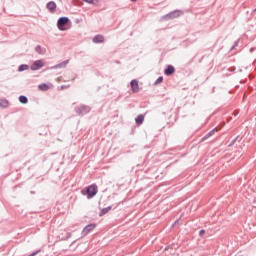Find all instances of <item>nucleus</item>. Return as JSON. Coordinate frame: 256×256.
I'll return each mask as SVG.
<instances>
[{
  "label": "nucleus",
  "mask_w": 256,
  "mask_h": 256,
  "mask_svg": "<svg viewBox=\"0 0 256 256\" xmlns=\"http://www.w3.org/2000/svg\"><path fill=\"white\" fill-rule=\"evenodd\" d=\"M59 31H68L71 28V20L69 17H60L57 21Z\"/></svg>",
  "instance_id": "1"
},
{
  "label": "nucleus",
  "mask_w": 256,
  "mask_h": 256,
  "mask_svg": "<svg viewBox=\"0 0 256 256\" xmlns=\"http://www.w3.org/2000/svg\"><path fill=\"white\" fill-rule=\"evenodd\" d=\"M98 191L97 185L92 184L88 186L87 189L82 190V195H87V199H93V197L97 195Z\"/></svg>",
  "instance_id": "2"
},
{
  "label": "nucleus",
  "mask_w": 256,
  "mask_h": 256,
  "mask_svg": "<svg viewBox=\"0 0 256 256\" xmlns=\"http://www.w3.org/2000/svg\"><path fill=\"white\" fill-rule=\"evenodd\" d=\"M75 111H76L77 115H87V113H89V111H91V108L89 106L80 105L75 108Z\"/></svg>",
  "instance_id": "3"
},
{
  "label": "nucleus",
  "mask_w": 256,
  "mask_h": 256,
  "mask_svg": "<svg viewBox=\"0 0 256 256\" xmlns=\"http://www.w3.org/2000/svg\"><path fill=\"white\" fill-rule=\"evenodd\" d=\"M44 65H45V62H43V60H36L33 62L30 68L32 71H39V69L44 67Z\"/></svg>",
  "instance_id": "4"
},
{
  "label": "nucleus",
  "mask_w": 256,
  "mask_h": 256,
  "mask_svg": "<svg viewBox=\"0 0 256 256\" xmlns=\"http://www.w3.org/2000/svg\"><path fill=\"white\" fill-rule=\"evenodd\" d=\"M183 15V12L180 10H175L170 12L168 15L164 16V19H177V17H181Z\"/></svg>",
  "instance_id": "5"
},
{
  "label": "nucleus",
  "mask_w": 256,
  "mask_h": 256,
  "mask_svg": "<svg viewBox=\"0 0 256 256\" xmlns=\"http://www.w3.org/2000/svg\"><path fill=\"white\" fill-rule=\"evenodd\" d=\"M46 7L50 13H55V11H57V4L53 1L48 2Z\"/></svg>",
  "instance_id": "6"
},
{
  "label": "nucleus",
  "mask_w": 256,
  "mask_h": 256,
  "mask_svg": "<svg viewBox=\"0 0 256 256\" xmlns=\"http://www.w3.org/2000/svg\"><path fill=\"white\" fill-rule=\"evenodd\" d=\"M130 86L133 93H139V82L137 80H132Z\"/></svg>",
  "instance_id": "7"
},
{
  "label": "nucleus",
  "mask_w": 256,
  "mask_h": 256,
  "mask_svg": "<svg viewBox=\"0 0 256 256\" xmlns=\"http://www.w3.org/2000/svg\"><path fill=\"white\" fill-rule=\"evenodd\" d=\"M93 229H95V224H89L86 227H84V229L82 231L83 236L89 235V233H91V231H93Z\"/></svg>",
  "instance_id": "8"
},
{
  "label": "nucleus",
  "mask_w": 256,
  "mask_h": 256,
  "mask_svg": "<svg viewBox=\"0 0 256 256\" xmlns=\"http://www.w3.org/2000/svg\"><path fill=\"white\" fill-rule=\"evenodd\" d=\"M68 64H69V60H65L60 64L50 67V69H63L65 67H67Z\"/></svg>",
  "instance_id": "9"
},
{
  "label": "nucleus",
  "mask_w": 256,
  "mask_h": 256,
  "mask_svg": "<svg viewBox=\"0 0 256 256\" xmlns=\"http://www.w3.org/2000/svg\"><path fill=\"white\" fill-rule=\"evenodd\" d=\"M103 41H105V37H103V35H96L93 38V43H103Z\"/></svg>",
  "instance_id": "10"
},
{
  "label": "nucleus",
  "mask_w": 256,
  "mask_h": 256,
  "mask_svg": "<svg viewBox=\"0 0 256 256\" xmlns=\"http://www.w3.org/2000/svg\"><path fill=\"white\" fill-rule=\"evenodd\" d=\"M165 75H173V73H175V67L169 65L165 71H164Z\"/></svg>",
  "instance_id": "11"
},
{
  "label": "nucleus",
  "mask_w": 256,
  "mask_h": 256,
  "mask_svg": "<svg viewBox=\"0 0 256 256\" xmlns=\"http://www.w3.org/2000/svg\"><path fill=\"white\" fill-rule=\"evenodd\" d=\"M84 3H88V5H94V7L99 6V0H82Z\"/></svg>",
  "instance_id": "12"
},
{
  "label": "nucleus",
  "mask_w": 256,
  "mask_h": 256,
  "mask_svg": "<svg viewBox=\"0 0 256 256\" xmlns=\"http://www.w3.org/2000/svg\"><path fill=\"white\" fill-rule=\"evenodd\" d=\"M135 121H136V125H143V121H145V116L138 115Z\"/></svg>",
  "instance_id": "13"
},
{
  "label": "nucleus",
  "mask_w": 256,
  "mask_h": 256,
  "mask_svg": "<svg viewBox=\"0 0 256 256\" xmlns=\"http://www.w3.org/2000/svg\"><path fill=\"white\" fill-rule=\"evenodd\" d=\"M0 107L7 109V107H9V101L7 99H0Z\"/></svg>",
  "instance_id": "14"
},
{
  "label": "nucleus",
  "mask_w": 256,
  "mask_h": 256,
  "mask_svg": "<svg viewBox=\"0 0 256 256\" xmlns=\"http://www.w3.org/2000/svg\"><path fill=\"white\" fill-rule=\"evenodd\" d=\"M217 131V128L212 129L210 132H208L203 139H209V137H212V135H215Z\"/></svg>",
  "instance_id": "15"
},
{
  "label": "nucleus",
  "mask_w": 256,
  "mask_h": 256,
  "mask_svg": "<svg viewBox=\"0 0 256 256\" xmlns=\"http://www.w3.org/2000/svg\"><path fill=\"white\" fill-rule=\"evenodd\" d=\"M27 70H29V65H27V64H22V65H20L19 68H18V71H19V72L27 71Z\"/></svg>",
  "instance_id": "16"
},
{
  "label": "nucleus",
  "mask_w": 256,
  "mask_h": 256,
  "mask_svg": "<svg viewBox=\"0 0 256 256\" xmlns=\"http://www.w3.org/2000/svg\"><path fill=\"white\" fill-rule=\"evenodd\" d=\"M19 101L20 103L26 104L29 100L26 98V96L22 95L19 97Z\"/></svg>",
  "instance_id": "17"
},
{
  "label": "nucleus",
  "mask_w": 256,
  "mask_h": 256,
  "mask_svg": "<svg viewBox=\"0 0 256 256\" xmlns=\"http://www.w3.org/2000/svg\"><path fill=\"white\" fill-rule=\"evenodd\" d=\"M38 87L41 91H47V89H49V86H47V84H40Z\"/></svg>",
  "instance_id": "18"
},
{
  "label": "nucleus",
  "mask_w": 256,
  "mask_h": 256,
  "mask_svg": "<svg viewBox=\"0 0 256 256\" xmlns=\"http://www.w3.org/2000/svg\"><path fill=\"white\" fill-rule=\"evenodd\" d=\"M111 211V207L103 208L100 212V215H105L106 213H109Z\"/></svg>",
  "instance_id": "19"
},
{
  "label": "nucleus",
  "mask_w": 256,
  "mask_h": 256,
  "mask_svg": "<svg viewBox=\"0 0 256 256\" xmlns=\"http://www.w3.org/2000/svg\"><path fill=\"white\" fill-rule=\"evenodd\" d=\"M35 50H36L37 53H39L40 55H42L43 49L41 48V46H36Z\"/></svg>",
  "instance_id": "20"
},
{
  "label": "nucleus",
  "mask_w": 256,
  "mask_h": 256,
  "mask_svg": "<svg viewBox=\"0 0 256 256\" xmlns=\"http://www.w3.org/2000/svg\"><path fill=\"white\" fill-rule=\"evenodd\" d=\"M157 83H163V76L158 77V79L156 80V84Z\"/></svg>",
  "instance_id": "21"
},
{
  "label": "nucleus",
  "mask_w": 256,
  "mask_h": 256,
  "mask_svg": "<svg viewBox=\"0 0 256 256\" xmlns=\"http://www.w3.org/2000/svg\"><path fill=\"white\" fill-rule=\"evenodd\" d=\"M71 237H72L71 232H68L66 235V238H62V239L67 240V239H71Z\"/></svg>",
  "instance_id": "22"
},
{
  "label": "nucleus",
  "mask_w": 256,
  "mask_h": 256,
  "mask_svg": "<svg viewBox=\"0 0 256 256\" xmlns=\"http://www.w3.org/2000/svg\"><path fill=\"white\" fill-rule=\"evenodd\" d=\"M199 235L200 237H203V235H205V230H200Z\"/></svg>",
  "instance_id": "23"
},
{
  "label": "nucleus",
  "mask_w": 256,
  "mask_h": 256,
  "mask_svg": "<svg viewBox=\"0 0 256 256\" xmlns=\"http://www.w3.org/2000/svg\"><path fill=\"white\" fill-rule=\"evenodd\" d=\"M238 42H235L234 46L231 49H235V47H237Z\"/></svg>",
  "instance_id": "24"
},
{
  "label": "nucleus",
  "mask_w": 256,
  "mask_h": 256,
  "mask_svg": "<svg viewBox=\"0 0 256 256\" xmlns=\"http://www.w3.org/2000/svg\"><path fill=\"white\" fill-rule=\"evenodd\" d=\"M132 2H135V1H137V0H131Z\"/></svg>",
  "instance_id": "25"
},
{
  "label": "nucleus",
  "mask_w": 256,
  "mask_h": 256,
  "mask_svg": "<svg viewBox=\"0 0 256 256\" xmlns=\"http://www.w3.org/2000/svg\"><path fill=\"white\" fill-rule=\"evenodd\" d=\"M255 11H256V8H255Z\"/></svg>",
  "instance_id": "26"
}]
</instances>
